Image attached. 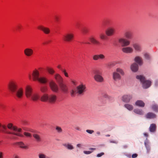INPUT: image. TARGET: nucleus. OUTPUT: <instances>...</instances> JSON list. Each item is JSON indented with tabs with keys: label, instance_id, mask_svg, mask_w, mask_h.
Segmentation results:
<instances>
[{
	"label": "nucleus",
	"instance_id": "obj_33",
	"mask_svg": "<svg viewBox=\"0 0 158 158\" xmlns=\"http://www.w3.org/2000/svg\"><path fill=\"white\" fill-rule=\"evenodd\" d=\"M124 107L129 110H131L133 109V106L128 104H125L124 105Z\"/></svg>",
	"mask_w": 158,
	"mask_h": 158
},
{
	"label": "nucleus",
	"instance_id": "obj_64",
	"mask_svg": "<svg viewBox=\"0 0 158 158\" xmlns=\"http://www.w3.org/2000/svg\"><path fill=\"white\" fill-rule=\"evenodd\" d=\"M110 143H118V142H115V141H110Z\"/></svg>",
	"mask_w": 158,
	"mask_h": 158
},
{
	"label": "nucleus",
	"instance_id": "obj_3",
	"mask_svg": "<svg viewBox=\"0 0 158 158\" xmlns=\"http://www.w3.org/2000/svg\"><path fill=\"white\" fill-rule=\"evenodd\" d=\"M86 85L83 83H81L76 88L72 89L71 92V95L73 97L76 96L83 95L86 91Z\"/></svg>",
	"mask_w": 158,
	"mask_h": 158
},
{
	"label": "nucleus",
	"instance_id": "obj_12",
	"mask_svg": "<svg viewBox=\"0 0 158 158\" xmlns=\"http://www.w3.org/2000/svg\"><path fill=\"white\" fill-rule=\"evenodd\" d=\"M115 32V28L113 27H109L106 31V33L108 36H111L113 35Z\"/></svg>",
	"mask_w": 158,
	"mask_h": 158
},
{
	"label": "nucleus",
	"instance_id": "obj_6",
	"mask_svg": "<svg viewBox=\"0 0 158 158\" xmlns=\"http://www.w3.org/2000/svg\"><path fill=\"white\" fill-rule=\"evenodd\" d=\"M94 78L95 81L98 82H102L103 81L104 79L102 75V71L101 70L97 69L94 72Z\"/></svg>",
	"mask_w": 158,
	"mask_h": 158
},
{
	"label": "nucleus",
	"instance_id": "obj_38",
	"mask_svg": "<svg viewBox=\"0 0 158 158\" xmlns=\"http://www.w3.org/2000/svg\"><path fill=\"white\" fill-rule=\"evenodd\" d=\"M70 84L73 86H75L77 84V82L75 80L70 79Z\"/></svg>",
	"mask_w": 158,
	"mask_h": 158
},
{
	"label": "nucleus",
	"instance_id": "obj_21",
	"mask_svg": "<svg viewBox=\"0 0 158 158\" xmlns=\"http://www.w3.org/2000/svg\"><path fill=\"white\" fill-rule=\"evenodd\" d=\"M138 65L136 63H134L131 66V70L134 72H136L138 69Z\"/></svg>",
	"mask_w": 158,
	"mask_h": 158
},
{
	"label": "nucleus",
	"instance_id": "obj_54",
	"mask_svg": "<svg viewBox=\"0 0 158 158\" xmlns=\"http://www.w3.org/2000/svg\"><path fill=\"white\" fill-rule=\"evenodd\" d=\"M84 153L85 154H88L91 153V152L90 151H84Z\"/></svg>",
	"mask_w": 158,
	"mask_h": 158
},
{
	"label": "nucleus",
	"instance_id": "obj_27",
	"mask_svg": "<svg viewBox=\"0 0 158 158\" xmlns=\"http://www.w3.org/2000/svg\"><path fill=\"white\" fill-rule=\"evenodd\" d=\"M146 117L148 118H153L156 117V115L152 113L149 112L146 114Z\"/></svg>",
	"mask_w": 158,
	"mask_h": 158
},
{
	"label": "nucleus",
	"instance_id": "obj_48",
	"mask_svg": "<svg viewBox=\"0 0 158 158\" xmlns=\"http://www.w3.org/2000/svg\"><path fill=\"white\" fill-rule=\"evenodd\" d=\"M82 32L85 34H86L88 33V30L86 28H83L82 30Z\"/></svg>",
	"mask_w": 158,
	"mask_h": 158
},
{
	"label": "nucleus",
	"instance_id": "obj_59",
	"mask_svg": "<svg viewBox=\"0 0 158 158\" xmlns=\"http://www.w3.org/2000/svg\"><path fill=\"white\" fill-rule=\"evenodd\" d=\"M56 21H58L59 20V18L57 16H56L55 18Z\"/></svg>",
	"mask_w": 158,
	"mask_h": 158
},
{
	"label": "nucleus",
	"instance_id": "obj_45",
	"mask_svg": "<svg viewBox=\"0 0 158 158\" xmlns=\"http://www.w3.org/2000/svg\"><path fill=\"white\" fill-rule=\"evenodd\" d=\"M69 39V35H68L64 36V40L65 41H68Z\"/></svg>",
	"mask_w": 158,
	"mask_h": 158
},
{
	"label": "nucleus",
	"instance_id": "obj_29",
	"mask_svg": "<svg viewBox=\"0 0 158 158\" xmlns=\"http://www.w3.org/2000/svg\"><path fill=\"white\" fill-rule=\"evenodd\" d=\"M17 144L21 148L24 149H27L28 147L25 145L24 143L22 142H18Z\"/></svg>",
	"mask_w": 158,
	"mask_h": 158
},
{
	"label": "nucleus",
	"instance_id": "obj_31",
	"mask_svg": "<svg viewBox=\"0 0 158 158\" xmlns=\"http://www.w3.org/2000/svg\"><path fill=\"white\" fill-rule=\"evenodd\" d=\"M156 124L154 123L152 124L149 128L150 131L151 132H154L156 129Z\"/></svg>",
	"mask_w": 158,
	"mask_h": 158
},
{
	"label": "nucleus",
	"instance_id": "obj_60",
	"mask_svg": "<svg viewBox=\"0 0 158 158\" xmlns=\"http://www.w3.org/2000/svg\"><path fill=\"white\" fill-rule=\"evenodd\" d=\"M73 146L70 144V146H69L70 150L72 149H73Z\"/></svg>",
	"mask_w": 158,
	"mask_h": 158
},
{
	"label": "nucleus",
	"instance_id": "obj_51",
	"mask_svg": "<svg viewBox=\"0 0 158 158\" xmlns=\"http://www.w3.org/2000/svg\"><path fill=\"white\" fill-rule=\"evenodd\" d=\"M73 35L70 33V41L73 39Z\"/></svg>",
	"mask_w": 158,
	"mask_h": 158
},
{
	"label": "nucleus",
	"instance_id": "obj_49",
	"mask_svg": "<svg viewBox=\"0 0 158 158\" xmlns=\"http://www.w3.org/2000/svg\"><path fill=\"white\" fill-rule=\"evenodd\" d=\"M86 131L87 133H88L90 134H92L94 132V131L93 130H86Z\"/></svg>",
	"mask_w": 158,
	"mask_h": 158
},
{
	"label": "nucleus",
	"instance_id": "obj_30",
	"mask_svg": "<svg viewBox=\"0 0 158 158\" xmlns=\"http://www.w3.org/2000/svg\"><path fill=\"white\" fill-rule=\"evenodd\" d=\"M134 112L135 113L140 115H142L144 114L143 111L142 110L139 109H135L134 110Z\"/></svg>",
	"mask_w": 158,
	"mask_h": 158
},
{
	"label": "nucleus",
	"instance_id": "obj_52",
	"mask_svg": "<svg viewBox=\"0 0 158 158\" xmlns=\"http://www.w3.org/2000/svg\"><path fill=\"white\" fill-rule=\"evenodd\" d=\"M74 128L75 129L79 131H80L81 129L78 126H75L74 127Z\"/></svg>",
	"mask_w": 158,
	"mask_h": 158
},
{
	"label": "nucleus",
	"instance_id": "obj_25",
	"mask_svg": "<svg viewBox=\"0 0 158 158\" xmlns=\"http://www.w3.org/2000/svg\"><path fill=\"white\" fill-rule=\"evenodd\" d=\"M48 95L47 94H44L40 98V100L41 101L43 102H45L48 101Z\"/></svg>",
	"mask_w": 158,
	"mask_h": 158
},
{
	"label": "nucleus",
	"instance_id": "obj_50",
	"mask_svg": "<svg viewBox=\"0 0 158 158\" xmlns=\"http://www.w3.org/2000/svg\"><path fill=\"white\" fill-rule=\"evenodd\" d=\"M109 20H106V21H105L103 23L105 24V25H107L109 23Z\"/></svg>",
	"mask_w": 158,
	"mask_h": 158
},
{
	"label": "nucleus",
	"instance_id": "obj_23",
	"mask_svg": "<svg viewBox=\"0 0 158 158\" xmlns=\"http://www.w3.org/2000/svg\"><path fill=\"white\" fill-rule=\"evenodd\" d=\"M124 35L126 37L127 39H131L132 37V32L129 31H126L124 33Z\"/></svg>",
	"mask_w": 158,
	"mask_h": 158
},
{
	"label": "nucleus",
	"instance_id": "obj_8",
	"mask_svg": "<svg viewBox=\"0 0 158 158\" xmlns=\"http://www.w3.org/2000/svg\"><path fill=\"white\" fill-rule=\"evenodd\" d=\"M50 89L54 92L57 93L59 91V88L57 85L53 81L49 82Z\"/></svg>",
	"mask_w": 158,
	"mask_h": 158
},
{
	"label": "nucleus",
	"instance_id": "obj_20",
	"mask_svg": "<svg viewBox=\"0 0 158 158\" xmlns=\"http://www.w3.org/2000/svg\"><path fill=\"white\" fill-rule=\"evenodd\" d=\"M61 90L64 93H66L68 90V88L66 85L64 83L60 84L59 85Z\"/></svg>",
	"mask_w": 158,
	"mask_h": 158
},
{
	"label": "nucleus",
	"instance_id": "obj_35",
	"mask_svg": "<svg viewBox=\"0 0 158 158\" xmlns=\"http://www.w3.org/2000/svg\"><path fill=\"white\" fill-rule=\"evenodd\" d=\"M38 156L39 158H50V157L42 153H39Z\"/></svg>",
	"mask_w": 158,
	"mask_h": 158
},
{
	"label": "nucleus",
	"instance_id": "obj_7",
	"mask_svg": "<svg viewBox=\"0 0 158 158\" xmlns=\"http://www.w3.org/2000/svg\"><path fill=\"white\" fill-rule=\"evenodd\" d=\"M118 42L122 48L129 45L130 43L129 40L123 37L119 38L118 39Z\"/></svg>",
	"mask_w": 158,
	"mask_h": 158
},
{
	"label": "nucleus",
	"instance_id": "obj_53",
	"mask_svg": "<svg viewBox=\"0 0 158 158\" xmlns=\"http://www.w3.org/2000/svg\"><path fill=\"white\" fill-rule=\"evenodd\" d=\"M104 154V153L103 152H102L98 154H97V156L98 157H100L101 156H102Z\"/></svg>",
	"mask_w": 158,
	"mask_h": 158
},
{
	"label": "nucleus",
	"instance_id": "obj_18",
	"mask_svg": "<svg viewBox=\"0 0 158 158\" xmlns=\"http://www.w3.org/2000/svg\"><path fill=\"white\" fill-rule=\"evenodd\" d=\"M105 58V56L102 54L95 55L93 56V59L94 60H97L99 59L103 60Z\"/></svg>",
	"mask_w": 158,
	"mask_h": 158
},
{
	"label": "nucleus",
	"instance_id": "obj_58",
	"mask_svg": "<svg viewBox=\"0 0 158 158\" xmlns=\"http://www.w3.org/2000/svg\"><path fill=\"white\" fill-rule=\"evenodd\" d=\"M82 145L81 144H78L77 145V147L79 148H82Z\"/></svg>",
	"mask_w": 158,
	"mask_h": 158
},
{
	"label": "nucleus",
	"instance_id": "obj_55",
	"mask_svg": "<svg viewBox=\"0 0 158 158\" xmlns=\"http://www.w3.org/2000/svg\"><path fill=\"white\" fill-rule=\"evenodd\" d=\"M138 155L136 154H134L132 156V158H135Z\"/></svg>",
	"mask_w": 158,
	"mask_h": 158
},
{
	"label": "nucleus",
	"instance_id": "obj_14",
	"mask_svg": "<svg viewBox=\"0 0 158 158\" xmlns=\"http://www.w3.org/2000/svg\"><path fill=\"white\" fill-rule=\"evenodd\" d=\"M24 52L25 56L29 57L33 55L34 52L32 49L29 48H27L24 50Z\"/></svg>",
	"mask_w": 158,
	"mask_h": 158
},
{
	"label": "nucleus",
	"instance_id": "obj_56",
	"mask_svg": "<svg viewBox=\"0 0 158 158\" xmlns=\"http://www.w3.org/2000/svg\"><path fill=\"white\" fill-rule=\"evenodd\" d=\"M3 158V153L1 152H0V158Z\"/></svg>",
	"mask_w": 158,
	"mask_h": 158
},
{
	"label": "nucleus",
	"instance_id": "obj_1",
	"mask_svg": "<svg viewBox=\"0 0 158 158\" xmlns=\"http://www.w3.org/2000/svg\"><path fill=\"white\" fill-rule=\"evenodd\" d=\"M9 90L15 96L16 99H21L23 95V89L22 88H19L17 83L14 81H12L9 83L8 85Z\"/></svg>",
	"mask_w": 158,
	"mask_h": 158
},
{
	"label": "nucleus",
	"instance_id": "obj_4",
	"mask_svg": "<svg viewBox=\"0 0 158 158\" xmlns=\"http://www.w3.org/2000/svg\"><path fill=\"white\" fill-rule=\"evenodd\" d=\"M32 75L33 80L34 81L37 80L43 83H46L47 81V79L44 77H39V73L37 70H33Z\"/></svg>",
	"mask_w": 158,
	"mask_h": 158
},
{
	"label": "nucleus",
	"instance_id": "obj_26",
	"mask_svg": "<svg viewBox=\"0 0 158 158\" xmlns=\"http://www.w3.org/2000/svg\"><path fill=\"white\" fill-rule=\"evenodd\" d=\"M136 106H140L144 107L145 105L144 103L141 100H138L135 103Z\"/></svg>",
	"mask_w": 158,
	"mask_h": 158
},
{
	"label": "nucleus",
	"instance_id": "obj_40",
	"mask_svg": "<svg viewBox=\"0 0 158 158\" xmlns=\"http://www.w3.org/2000/svg\"><path fill=\"white\" fill-rule=\"evenodd\" d=\"M47 70L50 74H53L55 72L52 69L48 67L47 68Z\"/></svg>",
	"mask_w": 158,
	"mask_h": 158
},
{
	"label": "nucleus",
	"instance_id": "obj_36",
	"mask_svg": "<svg viewBox=\"0 0 158 158\" xmlns=\"http://www.w3.org/2000/svg\"><path fill=\"white\" fill-rule=\"evenodd\" d=\"M145 58L149 60H151V57L149 54L148 53H145L144 54Z\"/></svg>",
	"mask_w": 158,
	"mask_h": 158
},
{
	"label": "nucleus",
	"instance_id": "obj_39",
	"mask_svg": "<svg viewBox=\"0 0 158 158\" xmlns=\"http://www.w3.org/2000/svg\"><path fill=\"white\" fill-rule=\"evenodd\" d=\"M152 109L156 112H158V106L155 104L152 106Z\"/></svg>",
	"mask_w": 158,
	"mask_h": 158
},
{
	"label": "nucleus",
	"instance_id": "obj_43",
	"mask_svg": "<svg viewBox=\"0 0 158 158\" xmlns=\"http://www.w3.org/2000/svg\"><path fill=\"white\" fill-rule=\"evenodd\" d=\"M56 129L58 133H61L62 131V129L61 127L59 126H56Z\"/></svg>",
	"mask_w": 158,
	"mask_h": 158
},
{
	"label": "nucleus",
	"instance_id": "obj_16",
	"mask_svg": "<svg viewBox=\"0 0 158 158\" xmlns=\"http://www.w3.org/2000/svg\"><path fill=\"white\" fill-rule=\"evenodd\" d=\"M56 99L57 97L56 95L55 94H52L49 96L48 101L51 103H55Z\"/></svg>",
	"mask_w": 158,
	"mask_h": 158
},
{
	"label": "nucleus",
	"instance_id": "obj_17",
	"mask_svg": "<svg viewBox=\"0 0 158 158\" xmlns=\"http://www.w3.org/2000/svg\"><path fill=\"white\" fill-rule=\"evenodd\" d=\"M90 42L94 44L99 45L100 44V42L97 40L95 37L94 35H91L89 38Z\"/></svg>",
	"mask_w": 158,
	"mask_h": 158
},
{
	"label": "nucleus",
	"instance_id": "obj_57",
	"mask_svg": "<svg viewBox=\"0 0 158 158\" xmlns=\"http://www.w3.org/2000/svg\"><path fill=\"white\" fill-rule=\"evenodd\" d=\"M5 108V106L2 104L0 105V108L2 109L3 110Z\"/></svg>",
	"mask_w": 158,
	"mask_h": 158
},
{
	"label": "nucleus",
	"instance_id": "obj_41",
	"mask_svg": "<svg viewBox=\"0 0 158 158\" xmlns=\"http://www.w3.org/2000/svg\"><path fill=\"white\" fill-rule=\"evenodd\" d=\"M100 39L102 40H105L106 38V36L103 33H101L99 35Z\"/></svg>",
	"mask_w": 158,
	"mask_h": 158
},
{
	"label": "nucleus",
	"instance_id": "obj_46",
	"mask_svg": "<svg viewBox=\"0 0 158 158\" xmlns=\"http://www.w3.org/2000/svg\"><path fill=\"white\" fill-rule=\"evenodd\" d=\"M62 71L64 73L65 76L66 77H68V73L66 72V70L64 69H61Z\"/></svg>",
	"mask_w": 158,
	"mask_h": 158
},
{
	"label": "nucleus",
	"instance_id": "obj_63",
	"mask_svg": "<svg viewBox=\"0 0 158 158\" xmlns=\"http://www.w3.org/2000/svg\"><path fill=\"white\" fill-rule=\"evenodd\" d=\"M14 158H20L19 156L18 155H15L14 156Z\"/></svg>",
	"mask_w": 158,
	"mask_h": 158
},
{
	"label": "nucleus",
	"instance_id": "obj_34",
	"mask_svg": "<svg viewBox=\"0 0 158 158\" xmlns=\"http://www.w3.org/2000/svg\"><path fill=\"white\" fill-rule=\"evenodd\" d=\"M40 90L42 93H45L48 90V88L46 86H43L41 87Z\"/></svg>",
	"mask_w": 158,
	"mask_h": 158
},
{
	"label": "nucleus",
	"instance_id": "obj_22",
	"mask_svg": "<svg viewBox=\"0 0 158 158\" xmlns=\"http://www.w3.org/2000/svg\"><path fill=\"white\" fill-rule=\"evenodd\" d=\"M113 79L115 81L120 79L121 78V77L119 74L116 72H114L113 73Z\"/></svg>",
	"mask_w": 158,
	"mask_h": 158
},
{
	"label": "nucleus",
	"instance_id": "obj_47",
	"mask_svg": "<svg viewBox=\"0 0 158 158\" xmlns=\"http://www.w3.org/2000/svg\"><path fill=\"white\" fill-rule=\"evenodd\" d=\"M63 145L67 149H69V143H64Z\"/></svg>",
	"mask_w": 158,
	"mask_h": 158
},
{
	"label": "nucleus",
	"instance_id": "obj_44",
	"mask_svg": "<svg viewBox=\"0 0 158 158\" xmlns=\"http://www.w3.org/2000/svg\"><path fill=\"white\" fill-rule=\"evenodd\" d=\"M102 97L103 98L107 99H110V97L106 93H103L102 95Z\"/></svg>",
	"mask_w": 158,
	"mask_h": 158
},
{
	"label": "nucleus",
	"instance_id": "obj_32",
	"mask_svg": "<svg viewBox=\"0 0 158 158\" xmlns=\"http://www.w3.org/2000/svg\"><path fill=\"white\" fill-rule=\"evenodd\" d=\"M144 144L147 150V153H149L150 152L151 149L150 146L149 144V143L147 141H145Z\"/></svg>",
	"mask_w": 158,
	"mask_h": 158
},
{
	"label": "nucleus",
	"instance_id": "obj_24",
	"mask_svg": "<svg viewBox=\"0 0 158 158\" xmlns=\"http://www.w3.org/2000/svg\"><path fill=\"white\" fill-rule=\"evenodd\" d=\"M135 61L139 64L140 65L143 64V60L141 57L139 56H137L135 58Z\"/></svg>",
	"mask_w": 158,
	"mask_h": 158
},
{
	"label": "nucleus",
	"instance_id": "obj_62",
	"mask_svg": "<svg viewBox=\"0 0 158 158\" xmlns=\"http://www.w3.org/2000/svg\"><path fill=\"white\" fill-rule=\"evenodd\" d=\"M155 85L157 86L158 85V81H156L155 83Z\"/></svg>",
	"mask_w": 158,
	"mask_h": 158
},
{
	"label": "nucleus",
	"instance_id": "obj_15",
	"mask_svg": "<svg viewBox=\"0 0 158 158\" xmlns=\"http://www.w3.org/2000/svg\"><path fill=\"white\" fill-rule=\"evenodd\" d=\"M132 98V95L131 94H129L124 95L122 97V100L125 102H129L130 100Z\"/></svg>",
	"mask_w": 158,
	"mask_h": 158
},
{
	"label": "nucleus",
	"instance_id": "obj_37",
	"mask_svg": "<svg viewBox=\"0 0 158 158\" xmlns=\"http://www.w3.org/2000/svg\"><path fill=\"white\" fill-rule=\"evenodd\" d=\"M116 72L118 73H120L121 75H124V72L123 70L120 68H118L116 69Z\"/></svg>",
	"mask_w": 158,
	"mask_h": 158
},
{
	"label": "nucleus",
	"instance_id": "obj_11",
	"mask_svg": "<svg viewBox=\"0 0 158 158\" xmlns=\"http://www.w3.org/2000/svg\"><path fill=\"white\" fill-rule=\"evenodd\" d=\"M122 52L126 53H131L134 51L133 48L131 47L126 46L123 47L122 48Z\"/></svg>",
	"mask_w": 158,
	"mask_h": 158
},
{
	"label": "nucleus",
	"instance_id": "obj_61",
	"mask_svg": "<svg viewBox=\"0 0 158 158\" xmlns=\"http://www.w3.org/2000/svg\"><path fill=\"white\" fill-rule=\"evenodd\" d=\"M115 65V64L113 63H111L110 64V66H114Z\"/></svg>",
	"mask_w": 158,
	"mask_h": 158
},
{
	"label": "nucleus",
	"instance_id": "obj_2",
	"mask_svg": "<svg viewBox=\"0 0 158 158\" xmlns=\"http://www.w3.org/2000/svg\"><path fill=\"white\" fill-rule=\"evenodd\" d=\"M25 94L27 98L34 101H37L40 98L39 94L34 92L32 87L29 85L25 87Z\"/></svg>",
	"mask_w": 158,
	"mask_h": 158
},
{
	"label": "nucleus",
	"instance_id": "obj_10",
	"mask_svg": "<svg viewBox=\"0 0 158 158\" xmlns=\"http://www.w3.org/2000/svg\"><path fill=\"white\" fill-rule=\"evenodd\" d=\"M132 46L133 49L136 52H140L142 50V46L141 44L139 43H134L133 44Z\"/></svg>",
	"mask_w": 158,
	"mask_h": 158
},
{
	"label": "nucleus",
	"instance_id": "obj_42",
	"mask_svg": "<svg viewBox=\"0 0 158 158\" xmlns=\"http://www.w3.org/2000/svg\"><path fill=\"white\" fill-rule=\"evenodd\" d=\"M23 134L26 137L31 138V134L28 132H24L23 133Z\"/></svg>",
	"mask_w": 158,
	"mask_h": 158
},
{
	"label": "nucleus",
	"instance_id": "obj_19",
	"mask_svg": "<svg viewBox=\"0 0 158 158\" xmlns=\"http://www.w3.org/2000/svg\"><path fill=\"white\" fill-rule=\"evenodd\" d=\"M55 78L59 85L63 83V78L59 74H56L55 75Z\"/></svg>",
	"mask_w": 158,
	"mask_h": 158
},
{
	"label": "nucleus",
	"instance_id": "obj_5",
	"mask_svg": "<svg viewBox=\"0 0 158 158\" xmlns=\"http://www.w3.org/2000/svg\"><path fill=\"white\" fill-rule=\"evenodd\" d=\"M136 78L139 80L142 83L143 88L147 89L151 85V82L149 80H146L145 77L142 75H137Z\"/></svg>",
	"mask_w": 158,
	"mask_h": 158
},
{
	"label": "nucleus",
	"instance_id": "obj_28",
	"mask_svg": "<svg viewBox=\"0 0 158 158\" xmlns=\"http://www.w3.org/2000/svg\"><path fill=\"white\" fill-rule=\"evenodd\" d=\"M33 136L37 142H40L41 141V137L39 135L36 134H34L33 135Z\"/></svg>",
	"mask_w": 158,
	"mask_h": 158
},
{
	"label": "nucleus",
	"instance_id": "obj_9",
	"mask_svg": "<svg viewBox=\"0 0 158 158\" xmlns=\"http://www.w3.org/2000/svg\"><path fill=\"white\" fill-rule=\"evenodd\" d=\"M8 129L12 130L13 131L17 133H20L22 131V129L21 128H18L14 126L13 124L11 123H9L7 126V128Z\"/></svg>",
	"mask_w": 158,
	"mask_h": 158
},
{
	"label": "nucleus",
	"instance_id": "obj_13",
	"mask_svg": "<svg viewBox=\"0 0 158 158\" xmlns=\"http://www.w3.org/2000/svg\"><path fill=\"white\" fill-rule=\"evenodd\" d=\"M38 28L46 34H48L50 32V30L49 28L44 27L43 25H39L38 26Z\"/></svg>",
	"mask_w": 158,
	"mask_h": 158
}]
</instances>
